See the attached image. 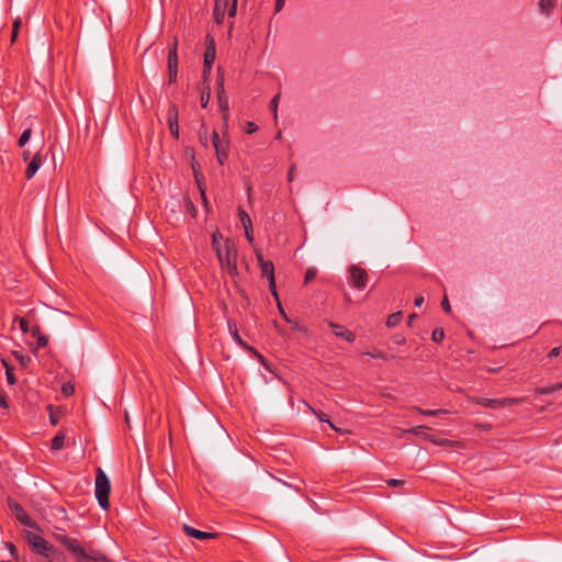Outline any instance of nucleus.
I'll return each instance as SVG.
<instances>
[{
    "label": "nucleus",
    "instance_id": "obj_51",
    "mask_svg": "<svg viewBox=\"0 0 562 562\" xmlns=\"http://www.w3.org/2000/svg\"><path fill=\"white\" fill-rule=\"evenodd\" d=\"M403 484H404V482H403V481H401V480H396V479H390V480L387 481V485H390V486H401V485H403Z\"/></svg>",
    "mask_w": 562,
    "mask_h": 562
},
{
    "label": "nucleus",
    "instance_id": "obj_42",
    "mask_svg": "<svg viewBox=\"0 0 562 562\" xmlns=\"http://www.w3.org/2000/svg\"><path fill=\"white\" fill-rule=\"evenodd\" d=\"M268 281H269L270 291H271L272 295L276 297V300L278 301L279 297H278V293H277L276 278L269 279Z\"/></svg>",
    "mask_w": 562,
    "mask_h": 562
},
{
    "label": "nucleus",
    "instance_id": "obj_45",
    "mask_svg": "<svg viewBox=\"0 0 562 562\" xmlns=\"http://www.w3.org/2000/svg\"><path fill=\"white\" fill-rule=\"evenodd\" d=\"M257 130H258L257 124H255L254 122H248V123H247V126H246V133H247V134H252V133H255Z\"/></svg>",
    "mask_w": 562,
    "mask_h": 562
},
{
    "label": "nucleus",
    "instance_id": "obj_52",
    "mask_svg": "<svg viewBox=\"0 0 562 562\" xmlns=\"http://www.w3.org/2000/svg\"><path fill=\"white\" fill-rule=\"evenodd\" d=\"M255 252H256V258L258 260V263L261 267L262 263L267 262V260L263 259V256L259 250L256 249Z\"/></svg>",
    "mask_w": 562,
    "mask_h": 562
},
{
    "label": "nucleus",
    "instance_id": "obj_29",
    "mask_svg": "<svg viewBox=\"0 0 562 562\" xmlns=\"http://www.w3.org/2000/svg\"><path fill=\"white\" fill-rule=\"evenodd\" d=\"M31 134H32L31 128H26L22 133V135L20 136L19 142H18L19 147H23L29 142Z\"/></svg>",
    "mask_w": 562,
    "mask_h": 562
},
{
    "label": "nucleus",
    "instance_id": "obj_35",
    "mask_svg": "<svg viewBox=\"0 0 562 562\" xmlns=\"http://www.w3.org/2000/svg\"><path fill=\"white\" fill-rule=\"evenodd\" d=\"M13 355H14L15 359L20 362V364L22 367H26L27 363L30 362V358L24 356V355H22V353H19V352L15 351V352H13Z\"/></svg>",
    "mask_w": 562,
    "mask_h": 562
},
{
    "label": "nucleus",
    "instance_id": "obj_33",
    "mask_svg": "<svg viewBox=\"0 0 562 562\" xmlns=\"http://www.w3.org/2000/svg\"><path fill=\"white\" fill-rule=\"evenodd\" d=\"M226 12L221 10V5L218 8L214 7V19L217 23H222L224 20Z\"/></svg>",
    "mask_w": 562,
    "mask_h": 562
},
{
    "label": "nucleus",
    "instance_id": "obj_59",
    "mask_svg": "<svg viewBox=\"0 0 562 562\" xmlns=\"http://www.w3.org/2000/svg\"><path fill=\"white\" fill-rule=\"evenodd\" d=\"M284 7V0H276V12H279Z\"/></svg>",
    "mask_w": 562,
    "mask_h": 562
},
{
    "label": "nucleus",
    "instance_id": "obj_3",
    "mask_svg": "<svg viewBox=\"0 0 562 562\" xmlns=\"http://www.w3.org/2000/svg\"><path fill=\"white\" fill-rule=\"evenodd\" d=\"M53 537L56 541H58L61 546H64L69 552H71L77 558V562H89L87 560V552L80 546L79 541L75 538H70L63 532H54Z\"/></svg>",
    "mask_w": 562,
    "mask_h": 562
},
{
    "label": "nucleus",
    "instance_id": "obj_36",
    "mask_svg": "<svg viewBox=\"0 0 562 562\" xmlns=\"http://www.w3.org/2000/svg\"><path fill=\"white\" fill-rule=\"evenodd\" d=\"M75 392V387L72 384L70 383H65L63 386H61V393L65 395V396H70L72 395Z\"/></svg>",
    "mask_w": 562,
    "mask_h": 562
},
{
    "label": "nucleus",
    "instance_id": "obj_54",
    "mask_svg": "<svg viewBox=\"0 0 562 562\" xmlns=\"http://www.w3.org/2000/svg\"><path fill=\"white\" fill-rule=\"evenodd\" d=\"M254 355H256V357L259 359L260 363L262 366H265L267 369H269L267 362H266V359L260 355L258 353L256 350L255 351H251Z\"/></svg>",
    "mask_w": 562,
    "mask_h": 562
},
{
    "label": "nucleus",
    "instance_id": "obj_7",
    "mask_svg": "<svg viewBox=\"0 0 562 562\" xmlns=\"http://www.w3.org/2000/svg\"><path fill=\"white\" fill-rule=\"evenodd\" d=\"M349 272L351 276L352 285L358 290H363L368 282L367 271L363 268L353 265L350 267Z\"/></svg>",
    "mask_w": 562,
    "mask_h": 562
},
{
    "label": "nucleus",
    "instance_id": "obj_23",
    "mask_svg": "<svg viewBox=\"0 0 562 562\" xmlns=\"http://www.w3.org/2000/svg\"><path fill=\"white\" fill-rule=\"evenodd\" d=\"M238 216L244 228H250L252 225L250 216L243 209L238 210Z\"/></svg>",
    "mask_w": 562,
    "mask_h": 562
},
{
    "label": "nucleus",
    "instance_id": "obj_4",
    "mask_svg": "<svg viewBox=\"0 0 562 562\" xmlns=\"http://www.w3.org/2000/svg\"><path fill=\"white\" fill-rule=\"evenodd\" d=\"M25 539L32 550L42 557L49 558L56 552L54 546L49 544L43 537L35 535L32 531L25 532Z\"/></svg>",
    "mask_w": 562,
    "mask_h": 562
},
{
    "label": "nucleus",
    "instance_id": "obj_26",
    "mask_svg": "<svg viewBox=\"0 0 562 562\" xmlns=\"http://www.w3.org/2000/svg\"><path fill=\"white\" fill-rule=\"evenodd\" d=\"M304 404L307 406V408H308V409H310V411H311V412H312V413H313V414H314V415H315V416H316L321 422H326V423H328V424H329V426H330L334 430L338 431V429L336 428V426H335L330 420H328L327 418H325V415H324L323 413L317 412L316 409H314V408H313L310 404H307V403H304Z\"/></svg>",
    "mask_w": 562,
    "mask_h": 562
},
{
    "label": "nucleus",
    "instance_id": "obj_38",
    "mask_svg": "<svg viewBox=\"0 0 562 562\" xmlns=\"http://www.w3.org/2000/svg\"><path fill=\"white\" fill-rule=\"evenodd\" d=\"M372 358L374 359H383V360H389L390 359V356L380 351V350H373L372 352L369 353Z\"/></svg>",
    "mask_w": 562,
    "mask_h": 562
},
{
    "label": "nucleus",
    "instance_id": "obj_48",
    "mask_svg": "<svg viewBox=\"0 0 562 562\" xmlns=\"http://www.w3.org/2000/svg\"><path fill=\"white\" fill-rule=\"evenodd\" d=\"M441 306H442V308H443V311H445L446 313H450L451 307H450V304H449V301H448V297H447V296H445V297H443V300H442V302H441Z\"/></svg>",
    "mask_w": 562,
    "mask_h": 562
},
{
    "label": "nucleus",
    "instance_id": "obj_22",
    "mask_svg": "<svg viewBox=\"0 0 562 562\" xmlns=\"http://www.w3.org/2000/svg\"><path fill=\"white\" fill-rule=\"evenodd\" d=\"M64 441H65V435L63 432H59L53 438L50 448L53 450H59L64 447Z\"/></svg>",
    "mask_w": 562,
    "mask_h": 562
},
{
    "label": "nucleus",
    "instance_id": "obj_25",
    "mask_svg": "<svg viewBox=\"0 0 562 562\" xmlns=\"http://www.w3.org/2000/svg\"><path fill=\"white\" fill-rule=\"evenodd\" d=\"M2 364H3V366H4V368H5V375H7V381H8V383H9V384H11V385L15 384L16 379H15V376H14L13 372H12V371H13V368H12V367H10V366L8 364V362H7L4 359H2Z\"/></svg>",
    "mask_w": 562,
    "mask_h": 562
},
{
    "label": "nucleus",
    "instance_id": "obj_24",
    "mask_svg": "<svg viewBox=\"0 0 562 562\" xmlns=\"http://www.w3.org/2000/svg\"><path fill=\"white\" fill-rule=\"evenodd\" d=\"M402 321V313L401 312H397V313H393L391 314L387 319H386V326L387 327H395L397 326Z\"/></svg>",
    "mask_w": 562,
    "mask_h": 562
},
{
    "label": "nucleus",
    "instance_id": "obj_11",
    "mask_svg": "<svg viewBox=\"0 0 562 562\" xmlns=\"http://www.w3.org/2000/svg\"><path fill=\"white\" fill-rule=\"evenodd\" d=\"M178 76V55L173 50L168 53V79L170 83L176 82Z\"/></svg>",
    "mask_w": 562,
    "mask_h": 562
},
{
    "label": "nucleus",
    "instance_id": "obj_30",
    "mask_svg": "<svg viewBox=\"0 0 562 562\" xmlns=\"http://www.w3.org/2000/svg\"><path fill=\"white\" fill-rule=\"evenodd\" d=\"M445 337V331L442 328H435L432 330V334H431V339L435 341V342H440L442 341Z\"/></svg>",
    "mask_w": 562,
    "mask_h": 562
},
{
    "label": "nucleus",
    "instance_id": "obj_10",
    "mask_svg": "<svg viewBox=\"0 0 562 562\" xmlns=\"http://www.w3.org/2000/svg\"><path fill=\"white\" fill-rule=\"evenodd\" d=\"M178 117V109L175 104H171L168 109L167 122L169 131L175 138L179 137Z\"/></svg>",
    "mask_w": 562,
    "mask_h": 562
},
{
    "label": "nucleus",
    "instance_id": "obj_27",
    "mask_svg": "<svg viewBox=\"0 0 562 562\" xmlns=\"http://www.w3.org/2000/svg\"><path fill=\"white\" fill-rule=\"evenodd\" d=\"M87 560H89V562H111L105 555L99 552H92V554L87 553Z\"/></svg>",
    "mask_w": 562,
    "mask_h": 562
},
{
    "label": "nucleus",
    "instance_id": "obj_57",
    "mask_svg": "<svg viewBox=\"0 0 562 562\" xmlns=\"http://www.w3.org/2000/svg\"><path fill=\"white\" fill-rule=\"evenodd\" d=\"M177 48H178V41H177V38H175L169 47V52L173 50L175 55H178Z\"/></svg>",
    "mask_w": 562,
    "mask_h": 562
},
{
    "label": "nucleus",
    "instance_id": "obj_53",
    "mask_svg": "<svg viewBox=\"0 0 562 562\" xmlns=\"http://www.w3.org/2000/svg\"><path fill=\"white\" fill-rule=\"evenodd\" d=\"M255 252H256V258L258 260V263L261 267L262 263L267 262V260L263 259V256L259 250L256 249Z\"/></svg>",
    "mask_w": 562,
    "mask_h": 562
},
{
    "label": "nucleus",
    "instance_id": "obj_1",
    "mask_svg": "<svg viewBox=\"0 0 562 562\" xmlns=\"http://www.w3.org/2000/svg\"><path fill=\"white\" fill-rule=\"evenodd\" d=\"M220 260L221 268L226 270L231 276H237V249L233 241L226 239L224 241L223 250L216 254Z\"/></svg>",
    "mask_w": 562,
    "mask_h": 562
},
{
    "label": "nucleus",
    "instance_id": "obj_13",
    "mask_svg": "<svg viewBox=\"0 0 562 562\" xmlns=\"http://www.w3.org/2000/svg\"><path fill=\"white\" fill-rule=\"evenodd\" d=\"M41 165H42V158H41V155L37 153L30 160V162L26 167V170H25V177L27 179L33 178V176L40 169Z\"/></svg>",
    "mask_w": 562,
    "mask_h": 562
},
{
    "label": "nucleus",
    "instance_id": "obj_56",
    "mask_svg": "<svg viewBox=\"0 0 562 562\" xmlns=\"http://www.w3.org/2000/svg\"><path fill=\"white\" fill-rule=\"evenodd\" d=\"M394 341H395L397 345H403V344H405L406 339H405V337H404V336H402V335H396V336L394 337Z\"/></svg>",
    "mask_w": 562,
    "mask_h": 562
},
{
    "label": "nucleus",
    "instance_id": "obj_16",
    "mask_svg": "<svg viewBox=\"0 0 562 562\" xmlns=\"http://www.w3.org/2000/svg\"><path fill=\"white\" fill-rule=\"evenodd\" d=\"M215 153L220 165H224L225 159L228 156V143L223 142L214 145Z\"/></svg>",
    "mask_w": 562,
    "mask_h": 562
},
{
    "label": "nucleus",
    "instance_id": "obj_43",
    "mask_svg": "<svg viewBox=\"0 0 562 562\" xmlns=\"http://www.w3.org/2000/svg\"><path fill=\"white\" fill-rule=\"evenodd\" d=\"M278 310H279V313L280 315L282 316V318L286 322V323H292V319L288 316V314L284 312L280 301L278 300Z\"/></svg>",
    "mask_w": 562,
    "mask_h": 562
},
{
    "label": "nucleus",
    "instance_id": "obj_20",
    "mask_svg": "<svg viewBox=\"0 0 562 562\" xmlns=\"http://www.w3.org/2000/svg\"><path fill=\"white\" fill-rule=\"evenodd\" d=\"M222 239H223V236L218 231H215L212 234V248L215 250L216 254L218 252V250H223V248H224V245L223 246L221 245Z\"/></svg>",
    "mask_w": 562,
    "mask_h": 562
},
{
    "label": "nucleus",
    "instance_id": "obj_37",
    "mask_svg": "<svg viewBox=\"0 0 562 562\" xmlns=\"http://www.w3.org/2000/svg\"><path fill=\"white\" fill-rule=\"evenodd\" d=\"M291 324V328L295 331H300V333H303V334H306L307 333V329L305 326H303L302 324H300L299 322L296 321H292Z\"/></svg>",
    "mask_w": 562,
    "mask_h": 562
},
{
    "label": "nucleus",
    "instance_id": "obj_64",
    "mask_svg": "<svg viewBox=\"0 0 562 562\" xmlns=\"http://www.w3.org/2000/svg\"><path fill=\"white\" fill-rule=\"evenodd\" d=\"M30 156H31V154H30V151H29V150H24V151L22 153V157H23V160H24V161H27V160L30 159Z\"/></svg>",
    "mask_w": 562,
    "mask_h": 562
},
{
    "label": "nucleus",
    "instance_id": "obj_17",
    "mask_svg": "<svg viewBox=\"0 0 562 562\" xmlns=\"http://www.w3.org/2000/svg\"><path fill=\"white\" fill-rule=\"evenodd\" d=\"M560 390H562V383H555V384H552L549 386L538 387L535 390V393L539 394V395H547V394H551V393H554Z\"/></svg>",
    "mask_w": 562,
    "mask_h": 562
},
{
    "label": "nucleus",
    "instance_id": "obj_31",
    "mask_svg": "<svg viewBox=\"0 0 562 562\" xmlns=\"http://www.w3.org/2000/svg\"><path fill=\"white\" fill-rule=\"evenodd\" d=\"M431 442H434L435 445H438V446H447V447H453V446L459 445L458 442L451 441L449 439H437V438H431Z\"/></svg>",
    "mask_w": 562,
    "mask_h": 562
},
{
    "label": "nucleus",
    "instance_id": "obj_28",
    "mask_svg": "<svg viewBox=\"0 0 562 562\" xmlns=\"http://www.w3.org/2000/svg\"><path fill=\"white\" fill-rule=\"evenodd\" d=\"M554 7V0H540L539 8L543 13H549Z\"/></svg>",
    "mask_w": 562,
    "mask_h": 562
},
{
    "label": "nucleus",
    "instance_id": "obj_34",
    "mask_svg": "<svg viewBox=\"0 0 562 562\" xmlns=\"http://www.w3.org/2000/svg\"><path fill=\"white\" fill-rule=\"evenodd\" d=\"M316 273H317L316 269H314V268H308V269L306 270V272H305V277H304V281H305V283H308V282H311L312 280H314V279H315V277H316Z\"/></svg>",
    "mask_w": 562,
    "mask_h": 562
},
{
    "label": "nucleus",
    "instance_id": "obj_21",
    "mask_svg": "<svg viewBox=\"0 0 562 562\" xmlns=\"http://www.w3.org/2000/svg\"><path fill=\"white\" fill-rule=\"evenodd\" d=\"M413 409L415 412L422 414V415H425V416H439L441 414H447L448 413L445 409H423V408H419V407H414Z\"/></svg>",
    "mask_w": 562,
    "mask_h": 562
},
{
    "label": "nucleus",
    "instance_id": "obj_55",
    "mask_svg": "<svg viewBox=\"0 0 562 562\" xmlns=\"http://www.w3.org/2000/svg\"><path fill=\"white\" fill-rule=\"evenodd\" d=\"M560 351H561L560 347H554V348H552L550 350L548 356L551 357V358L552 357H558L560 355Z\"/></svg>",
    "mask_w": 562,
    "mask_h": 562
},
{
    "label": "nucleus",
    "instance_id": "obj_9",
    "mask_svg": "<svg viewBox=\"0 0 562 562\" xmlns=\"http://www.w3.org/2000/svg\"><path fill=\"white\" fill-rule=\"evenodd\" d=\"M205 45H206V49L204 53L203 66H204V68L209 69V68H212L215 57H216L215 41L211 35H206Z\"/></svg>",
    "mask_w": 562,
    "mask_h": 562
},
{
    "label": "nucleus",
    "instance_id": "obj_47",
    "mask_svg": "<svg viewBox=\"0 0 562 562\" xmlns=\"http://www.w3.org/2000/svg\"><path fill=\"white\" fill-rule=\"evenodd\" d=\"M245 229V236L249 243H254V234H252V225L250 228H244Z\"/></svg>",
    "mask_w": 562,
    "mask_h": 562
},
{
    "label": "nucleus",
    "instance_id": "obj_32",
    "mask_svg": "<svg viewBox=\"0 0 562 562\" xmlns=\"http://www.w3.org/2000/svg\"><path fill=\"white\" fill-rule=\"evenodd\" d=\"M211 98V91L209 88L204 89L201 93V106L206 108Z\"/></svg>",
    "mask_w": 562,
    "mask_h": 562
},
{
    "label": "nucleus",
    "instance_id": "obj_18",
    "mask_svg": "<svg viewBox=\"0 0 562 562\" xmlns=\"http://www.w3.org/2000/svg\"><path fill=\"white\" fill-rule=\"evenodd\" d=\"M229 331H231V334H232L233 338L235 339V341H236L239 346H241L243 348H245V349H246V350H248V351H255V348L250 347L249 345H247V344L241 339V337H240V336H239V334H238V330H237L236 326H234V327H233L232 325H229Z\"/></svg>",
    "mask_w": 562,
    "mask_h": 562
},
{
    "label": "nucleus",
    "instance_id": "obj_2",
    "mask_svg": "<svg viewBox=\"0 0 562 562\" xmlns=\"http://www.w3.org/2000/svg\"><path fill=\"white\" fill-rule=\"evenodd\" d=\"M110 480L106 474L98 469L95 476V497L99 505L103 509H108L110 506L109 494H110Z\"/></svg>",
    "mask_w": 562,
    "mask_h": 562
},
{
    "label": "nucleus",
    "instance_id": "obj_8",
    "mask_svg": "<svg viewBox=\"0 0 562 562\" xmlns=\"http://www.w3.org/2000/svg\"><path fill=\"white\" fill-rule=\"evenodd\" d=\"M8 504H9L11 512L14 514L15 518L22 525L27 526V527L35 526V522L31 519V517L26 514V512L23 509V507L19 503L9 498Z\"/></svg>",
    "mask_w": 562,
    "mask_h": 562
},
{
    "label": "nucleus",
    "instance_id": "obj_61",
    "mask_svg": "<svg viewBox=\"0 0 562 562\" xmlns=\"http://www.w3.org/2000/svg\"><path fill=\"white\" fill-rule=\"evenodd\" d=\"M188 210L190 211V213L192 214V216H195V207L193 205V203L191 201H188Z\"/></svg>",
    "mask_w": 562,
    "mask_h": 562
},
{
    "label": "nucleus",
    "instance_id": "obj_62",
    "mask_svg": "<svg viewBox=\"0 0 562 562\" xmlns=\"http://www.w3.org/2000/svg\"><path fill=\"white\" fill-rule=\"evenodd\" d=\"M294 169H295V167H294V166H292V167L290 168V170H289V173H288V180H289V181H292V180H293V178H294Z\"/></svg>",
    "mask_w": 562,
    "mask_h": 562
},
{
    "label": "nucleus",
    "instance_id": "obj_63",
    "mask_svg": "<svg viewBox=\"0 0 562 562\" xmlns=\"http://www.w3.org/2000/svg\"><path fill=\"white\" fill-rule=\"evenodd\" d=\"M21 25V20L20 19H16L14 22H13V31H18L19 32V27Z\"/></svg>",
    "mask_w": 562,
    "mask_h": 562
},
{
    "label": "nucleus",
    "instance_id": "obj_14",
    "mask_svg": "<svg viewBox=\"0 0 562 562\" xmlns=\"http://www.w3.org/2000/svg\"><path fill=\"white\" fill-rule=\"evenodd\" d=\"M329 326L331 327L333 333L337 337H341V338L346 339L349 342L355 341L356 335L353 333H351V331L345 329L342 326L334 324V323H330Z\"/></svg>",
    "mask_w": 562,
    "mask_h": 562
},
{
    "label": "nucleus",
    "instance_id": "obj_6",
    "mask_svg": "<svg viewBox=\"0 0 562 562\" xmlns=\"http://www.w3.org/2000/svg\"><path fill=\"white\" fill-rule=\"evenodd\" d=\"M216 94H217L218 106H220L221 111L223 112V120L226 123L228 120V98L225 93L224 75L222 74L221 69H218L217 79H216Z\"/></svg>",
    "mask_w": 562,
    "mask_h": 562
},
{
    "label": "nucleus",
    "instance_id": "obj_12",
    "mask_svg": "<svg viewBox=\"0 0 562 562\" xmlns=\"http://www.w3.org/2000/svg\"><path fill=\"white\" fill-rule=\"evenodd\" d=\"M183 530L187 536L199 539V540L214 539L217 536L216 533L198 530L188 525H183Z\"/></svg>",
    "mask_w": 562,
    "mask_h": 562
},
{
    "label": "nucleus",
    "instance_id": "obj_60",
    "mask_svg": "<svg viewBox=\"0 0 562 562\" xmlns=\"http://www.w3.org/2000/svg\"><path fill=\"white\" fill-rule=\"evenodd\" d=\"M0 406L3 407V408L8 407V403H7L5 396L1 392H0Z\"/></svg>",
    "mask_w": 562,
    "mask_h": 562
},
{
    "label": "nucleus",
    "instance_id": "obj_39",
    "mask_svg": "<svg viewBox=\"0 0 562 562\" xmlns=\"http://www.w3.org/2000/svg\"><path fill=\"white\" fill-rule=\"evenodd\" d=\"M280 94H277L272 98L270 101V109L273 112L274 119H277V109H278V102H279Z\"/></svg>",
    "mask_w": 562,
    "mask_h": 562
},
{
    "label": "nucleus",
    "instance_id": "obj_19",
    "mask_svg": "<svg viewBox=\"0 0 562 562\" xmlns=\"http://www.w3.org/2000/svg\"><path fill=\"white\" fill-rule=\"evenodd\" d=\"M260 269L262 277H266L268 280L274 278V266L271 260H267V262L262 263Z\"/></svg>",
    "mask_w": 562,
    "mask_h": 562
},
{
    "label": "nucleus",
    "instance_id": "obj_5",
    "mask_svg": "<svg viewBox=\"0 0 562 562\" xmlns=\"http://www.w3.org/2000/svg\"><path fill=\"white\" fill-rule=\"evenodd\" d=\"M470 401L474 404L492 408V409H499L507 406L519 404L522 400L521 398H514V397H505V398H487V397H477L473 396L470 397Z\"/></svg>",
    "mask_w": 562,
    "mask_h": 562
},
{
    "label": "nucleus",
    "instance_id": "obj_41",
    "mask_svg": "<svg viewBox=\"0 0 562 562\" xmlns=\"http://www.w3.org/2000/svg\"><path fill=\"white\" fill-rule=\"evenodd\" d=\"M16 321L19 322L20 329L23 333H27L29 331L27 321L24 317L16 318Z\"/></svg>",
    "mask_w": 562,
    "mask_h": 562
},
{
    "label": "nucleus",
    "instance_id": "obj_44",
    "mask_svg": "<svg viewBox=\"0 0 562 562\" xmlns=\"http://www.w3.org/2000/svg\"><path fill=\"white\" fill-rule=\"evenodd\" d=\"M49 409V419L53 425H57L59 422V416L53 412L52 406H48Z\"/></svg>",
    "mask_w": 562,
    "mask_h": 562
},
{
    "label": "nucleus",
    "instance_id": "obj_58",
    "mask_svg": "<svg viewBox=\"0 0 562 562\" xmlns=\"http://www.w3.org/2000/svg\"><path fill=\"white\" fill-rule=\"evenodd\" d=\"M423 303H424V296L417 295L414 301L415 306L419 307V306H422Z\"/></svg>",
    "mask_w": 562,
    "mask_h": 562
},
{
    "label": "nucleus",
    "instance_id": "obj_49",
    "mask_svg": "<svg viewBox=\"0 0 562 562\" xmlns=\"http://www.w3.org/2000/svg\"><path fill=\"white\" fill-rule=\"evenodd\" d=\"M31 335L36 339L42 335L40 326L35 325L31 328Z\"/></svg>",
    "mask_w": 562,
    "mask_h": 562
},
{
    "label": "nucleus",
    "instance_id": "obj_15",
    "mask_svg": "<svg viewBox=\"0 0 562 562\" xmlns=\"http://www.w3.org/2000/svg\"><path fill=\"white\" fill-rule=\"evenodd\" d=\"M236 4L237 0H215V5L218 8L221 5V10L227 12L229 16H234L236 14Z\"/></svg>",
    "mask_w": 562,
    "mask_h": 562
},
{
    "label": "nucleus",
    "instance_id": "obj_50",
    "mask_svg": "<svg viewBox=\"0 0 562 562\" xmlns=\"http://www.w3.org/2000/svg\"><path fill=\"white\" fill-rule=\"evenodd\" d=\"M212 142H213V146H214L215 144H221L224 140H221L220 135H218V133L216 131H213V133H212Z\"/></svg>",
    "mask_w": 562,
    "mask_h": 562
},
{
    "label": "nucleus",
    "instance_id": "obj_40",
    "mask_svg": "<svg viewBox=\"0 0 562 562\" xmlns=\"http://www.w3.org/2000/svg\"><path fill=\"white\" fill-rule=\"evenodd\" d=\"M4 547L9 550L10 554L14 558V559H18V552H16V548L13 543L11 542H4L3 543Z\"/></svg>",
    "mask_w": 562,
    "mask_h": 562
},
{
    "label": "nucleus",
    "instance_id": "obj_46",
    "mask_svg": "<svg viewBox=\"0 0 562 562\" xmlns=\"http://www.w3.org/2000/svg\"><path fill=\"white\" fill-rule=\"evenodd\" d=\"M48 344V338L44 335H41L38 338H37V346L43 348L45 347L46 345Z\"/></svg>",
    "mask_w": 562,
    "mask_h": 562
}]
</instances>
